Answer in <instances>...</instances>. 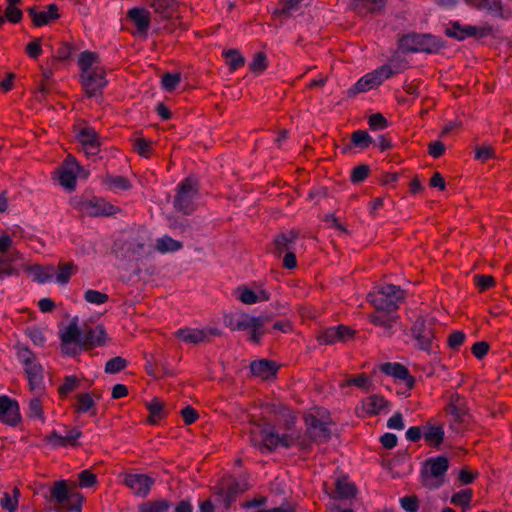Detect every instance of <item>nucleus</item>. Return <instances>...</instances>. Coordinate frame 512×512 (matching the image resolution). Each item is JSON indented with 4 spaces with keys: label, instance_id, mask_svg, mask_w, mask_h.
<instances>
[{
    "label": "nucleus",
    "instance_id": "f257e3e1",
    "mask_svg": "<svg viewBox=\"0 0 512 512\" xmlns=\"http://www.w3.org/2000/svg\"><path fill=\"white\" fill-rule=\"evenodd\" d=\"M80 79L83 89L88 97H97L102 94L107 85L106 71L101 64L97 53L84 51L78 57Z\"/></svg>",
    "mask_w": 512,
    "mask_h": 512
},
{
    "label": "nucleus",
    "instance_id": "f03ea898",
    "mask_svg": "<svg viewBox=\"0 0 512 512\" xmlns=\"http://www.w3.org/2000/svg\"><path fill=\"white\" fill-rule=\"evenodd\" d=\"M250 440L262 452H270L278 447L289 448L297 440L294 433L279 434L268 423H255L250 430Z\"/></svg>",
    "mask_w": 512,
    "mask_h": 512
},
{
    "label": "nucleus",
    "instance_id": "7ed1b4c3",
    "mask_svg": "<svg viewBox=\"0 0 512 512\" xmlns=\"http://www.w3.org/2000/svg\"><path fill=\"white\" fill-rule=\"evenodd\" d=\"M269 321L267 316H253L244 312H234L224 316V324L232 331H245L250 334V341L258 344L266 333L264 326Z\"/></svg>",
    "mask_w": 512,
    "mask_h": 512
},
{
    "label": "nucleus",
    "instance_id": "20e7f679",
    "mask_svg": "<svg viewBox=\"0 0 512 512\" xmlns=\"http://www.w3.org/2000/svg\"><path fill=\"white\" fill-rule=\"evenodd\" d=\"M65 480L55 481L50 489L51 501L57 512H81L84 497Z\"/></svg>",
    "mask_w": 512,
    "mask_h": 512
},
{
    "label": "nucleus",
    "instance_id": "39448f33",
    "mask_svg": "<svg viewBox=\"0 0 512 512\" xmlns=\"http://www.w3.org/2000/svg\"><path fill=\"white\" fill-rule=\"evenodd\" d=\"M367 299L376 310L393 312L404 299V291L398 286L386 284L370 292Z\"/></svg>",
    "mask_w": 512,
    "mask_h": 512
},
{
    "label": "nucleus",
    "instance_id": "423d86ee",
    "mask_svg": "<svg viewBox=\"0 0 512 512\" xmlns=\"http://www.w3.org/2000/svg\"><path fill=\"white\" fill-rule=\"evenodd\" d=\"M434 319L421 313L416 315L411 327V333L417 347L427 353H433L435 348Z\"/></svg>",
    "mask_w": 512,
    "mask_h": 512
},
{
    "label": "nucleus",
    "instance_id": "0eeeda50",
    "mask_svg": "<svg viewBox=\"0 0 512 512\" xmlns=\"http://www.w3.org/2000/svg\"><path fill=\"white\" fill-rule=\"evenodd\" d=\"M199 200L198 182L193 177H187L177 186L174 207L183 214H191Z\"/></svg>",
    "mask_w": 512,
    "mask_h": 512
},
{
    "label": "nucleus",
    "instance_id": "6e6552de",
    "mask_svg": "<svg viewBox=\"0 0 512 512\" xmlns=\"http://www.w3.org/2000/svg\"><path fill=\"white\" fill-rule=\"evenodd\" d=\"M18 358L24 367L31 390H42L44 369L36 356L28 348H21L18 351Z\"/></svg>",
    "mask_w": 512,
    "mask_h": 512
},
{
    "label": "nucleus",
    "instance_id": "1a4fd4ad",
    "mask_svg": "<svg viewBox=\"0 0 512 512\" xmlns=\"http://www.w3.org/2000/svg\"><path fill=\"white\" fill-rule=\"evenodd\" d=\"M448 468L449 462L446 457L429 458L422 470L423 484L430 488H438L443 483V477Z\"/></svg>",
    "mask_w": 512,
    "mask_h": 512
},
{
    "label": "nucleus",
    "instance_id": "9d476101",
    "mask_svg": "<svg viewBox=\"0 0 512 512\" xmlns=\"http://www.w3.org/2000/svg\"><path fill=\"white\" fill-rule=\"evenodd\" d=\"M75 209L89 216H109L117 211V208L100 197H81L73 201Z\"/></svg>",
    "mask_w": 512,
    "mask_h": 512
},
{
    "label": "nucleus",
    "instance_id": "9b49d317",
    "mask_svg": "<svg viewBox=\"0 0 512 512\" xmlns=\"http://www.w3.org/2000/svg\"><path fill=\"white\" fill-rule=\"evenodd\" d=\"M393 74V70L389 65H382L374 71L362 76L349 90L350 95L367 92L378 87L386 79Z\"/></svg>",
    "mask_w": 512,
    "mask_h": 512
},
{
    "label": "nucleus",
    "instance_id": "f8f14e48",
    "mask_svg": "<svg viewBox=\"0 0 512 512\" xmlns=\"http://www.w3.org/2000/svg\"><path fill=\"white\" fill-rule=\"evenodd\" d=\"M401 45L411 52L435 53L441 47V41L430 34L406 35L401 40Z\"/></svg>",
    "mask_w": 512,
    "mask_h": 512
},
{
    "label": "nucleus",
    "instance_id": "ddd939ff",
    "mask_svg": "<svg viewBox=\"0 0 512 512\" xmlns=\"http://www.w3.org/2000/svg\"><path fill=\"white\" fill-rule=\"evenodd\" d=\"M220 334V330L214 327H182L175 332V336L182 342L193 345L209 342L213 337Z\"/></svg>",
    "mask_w": 512,
    "mask_h": 512
},
{
    "label": "nucleus",
    "instance_id": "4468645a",
    "mask_svg": "<svg viewBox=\"0 0 512 512\" xmlns=\"http://www.w3.org/2000/svg\"><path fill=\"white\" fill-rule=\"evenodd\" d=\"M381 372L392 376L402 382L403 390L399 393L409 395V391L414 387L415 378L409 373V370L402 364L397 362H388L380 366Z\"/></svg>",
    "mask_w": 512,
    "mask_h": 512
},
{
    "label": "nucleus",
    "instance_id": "2eb2a0df",
    "mask_svg": "<svg viewBox=\"0 0 512 512\" xmlns=\"http://www.w3.org/2000/svg\"><path fill=\"white\" fill-rule=\"evenodd\" d=\"M83 167H81L75 158L67 157L58 170L59 183L65 189L72 191L76 187V180L80 176Z\"/></svg>",
    "mask_w": 512,
    "mask_h": 512
},
{
    "label": "nucleus",
    "instance_id": "dca6fc26",
    "mask_svg": "<svg viewBox=\"0 0 512 512\" xmlns=\"http://www.w3.org/2000/svg\"><path fill=\"white\" fill-rule=\"evenodd\" d=\"M0 422L8 426H16L21 422L18 402L6 395L0 396Z\"/></svg>",
    "mask_w": 512,
    "mask_h": 512
},
{
    "label": "nucleus",
    "instance_id": "f3484780",
    "mask_svg": "<svg viewBox=\"0 0 512 512\" xmlns=\"http://www.w3.org/2000/svg\"><path fill=\"white\" fill-rule=\"evenodd\" d=\"M154 482V479L146 474H126L124 477V484L136 496L143 498L149 494Z\"/></svg>",
    "mask_w": 512,
    "mask_h": 512
},
{
    "label": "nucleus",
    "instance_id": "a211bd4d",
    "mask_svg": "<svg viewBox=\"0 0 512 512\" xmlns=\"http://www.w3.org/2000/svg\"><path fill=\"white\" fill-rule=\"evenodd\" d=\"M307 434L315 442L322 443L330 438L329 423L310 414L306 417Z\"/></svg>",
    "mask_w": 512,
    "mask_h": 512
},
{
    "label": "nucleus",
    "instance_id": "6ab92c4d",
    "mask_svg": "<svg viewBox=\"0 0 512 512\" xmlns=\"http://www.w3.org/2000/svg\"><path fill=\"white\" fill-rule=\"evenodd\" d=\"M370 321L383 329L384 336H392L400 326L399 317L392 312L378 311L370 315Z\"/></svg>",
    "mask_w": 512,
    "mask_h": 512
},
{
    "label": "nucleus",
    "instance_id": "aec40b11",
    "mask_svg": "<svg viewBox=\"0 0 512 512\" xmlns=\"http://www.w3.org/2000/svg\"><path fill=\"white\" fill-rule=\"evenodd\" d=\"M353 331L344 325H338L325 329L318 337L322 344H335L337 342H345L352 338Z\"/></svg>",
    "mask_w": 512,
    "mask_h": 512
},
{
    "label": "nucleus",
    "instance_id": "412c9836",
    "mask_svg": "<svg viewBox=\"0 0 512 512\" xmlns=\"http://www.w3.org/2000/svg\"><path fill=\"white\" fill-rule=\"evenodd\" d=\"M127 17L135 25L138 35H147L151 23V13L148 10L135 7L128 10Z\"/></svg>",
    "mask_w": 512,
    "mask_h": 512
},
{
    "label": "nucleus",
    "instance_id": "4be33fe9",
    "mask_svg": "<svg viewBox=\"0 0 512 512\" xmlns=\"http://www.w3.org/2000/svg\"><path fill=\"white\" fill-rule=\"evenodd\" d=\"M106 332L103 326L97 325L94 328H87L82 331L81 347L91 349L105 343Z\"/></svg>",
    "mask_w": 512,
    "mask_h": 512
},
{
    "label": "nucleus",
    "instance_id": "5701e85b",
    "mask_svg": "<svg viewBox=\"0 0 512 512\" xmlns=\"http://www.w3.org/2000/svg\"><path fill=\"white\" fill-rule=\"evenodd\" d=\"M238 299L247 305H253L259 302L268 301L270 294L263 288L252 290L246 286L237 289Z\"/></svg>",
    "mask_w": 512,
    "mask_h": 512
},
{
    "label": "nucleus",
    "instance_id": "b1692460",
    "mask_svg": "<svg viewBox=\"0 0 512 512\" xmlns=\"http://www.w3.org/2000/svg\"><path fill=\"white\" fill-rule=\"evenodd\" d=\"M478 32H481V36L484 35V29H479L471 25L461 26L459 22H453L445 31L448 37L455 38L459 41L465 40L471 36H476Z\"/></svg>",
    "mask_w": 512,
    "mask_h": 512
},
{
    "label": "nucleus",
    "instance_id": "393cba45",
    "mask_svg": "<svg viewBox=\"0 0 512 512\" xmlns=\"http://www.w3.org/2000/svg\"><path fill=\"white\" fill-rule=\"evenodd\" d=\"M28 13L32 17L34 24L38 27L46 25L50 21L59 17L58 7L55 4L48 5L47 9L43 11H37L35 8H30Z\"/></svg>",
    "mask_w": 512,
    "mask_h": 512
},
{
    "label": "nucleus",
    "instance_id": "a878e982",
    "mask_svg": "<svg viewBox=\"0 0 512 512\" xmlns=\"http://www.w3.org/2000/svg\"><path fill=\"white\" fill-rule=\"evenodd\" d=\"M297 237V232L293 230L278 235L274 241L275 253L281 255L284 252L287 253L289 251H293L294 243Z\"/></svg>",
    "mask_w": 512,
    "mask_h": 512
},
{
    "label": "nucleus",
    "instance_id": "bb28decb",
    "mask_svg": "<svg viewBox=\"0 0 512 512\" xmlns=\"http://www.w3.org/2000/svg\"><path fill=\"white\" fill-rule=\"evenodd\" d=\"M250 369L253 375L258 376L262 379H268L275 375L277 367L274 362L262 359L254 361L250 365Z\"/></svg>",
    "mask_w": 512,
    "mask_h": 512
},
{
    "label": "nucleus",
    "instance_id": "cd10ccee",
    "mask_svg": "<svg viewBox=\"0 0 512 512\" xmlns=\"http://www.w3.org/2000/svg\"><path fill=\"white\" fill-rule=\"evenodd\" d=\"M21 258L22 255L19 251H11L8 254L0 255V279L16 274V269L12 263Z\"/></svg>",
    "mask_w": 512,
    "mask_h": 512
},
{
    "label": "nucleus",
    "instance_id": "c85d7f7f",
    "mask_svg": "<svg viewBox=\"0 0 512 512\" xmlns=\"http://www.w3.org/2000/svg\"><path fill=\"white\" fill-rule=\"evenodd\" d=\"M103 184L106 189L113 193H120L122 191L129 190L131 188V183L129 180L120 175H107L103 179Z\"/></svg>",
    "mask_w": 512,
    "mask_h": 512
},
{
    "label": "nucleus",
    "instance_id": "c756f323",
    "mask_svg": "<svg viewBox=\"0 0 512 512\" xmlns=\"http://www.w3.org/2000/svg\"><path fill=\"white\" fill-rule=\"evenodd\" d=\"M145 246V243H125L117 253L124 259L135 260L145 254Z\"/></svg>",
    "mask_w": 512,
    "mask_h": 512
},
{
    "label": "nucleus",
    "instance_id": "7c9ffc66",
    "mask_svg": "<svg viewBox=\"0 0 512 512\" xmlns=\"http://www.w3.org/2000/svg\"><path fill=\"white\" fill-rule=\"evenodd\" d=\"M387 405V401L380 395H370L362 401L363 410L369 415L379 414Z\"/></svg>",
    "mask_w": 512,
    "mask_h": 512
},
{
    "label": "nucleus",
    "instance_id": "2f4dec72",
    "mask_svg": "<svg viewBox=\"0 0 512 512\" xmlns=\"http://www.w3.org/2000/svg\"><path fill=\"white\" fill-rule=\"evenodd\" d=\"M182 248L183 244L180 241L175 240L168 235H164L156 239L155 242V249L161 254L174 253Z\"/></svg>",
    "mask_w": 512,
    "mask_h": 512
},
{
    "label": "nucleus",
    "instance_id": "473e14b6",
    "mask_svg": "<svg viewBox=\"0 0 512 512\" xmlns=\"http://www.w3.org/2000/svg\"><path fill=\"white\" fill-rule=\"evenodd\" d=\"M82 330L78 327L77 321H72L62 332L61 341L66 343H76L81 347Z\"/></svg>",
    "mask_w": 512,
    "mask_h": 512
},
{
    "label": "nucleus",
    "instance_id": "72a5a7b5",
    "mask_svg": "<svg viewBox=\"0 0 512 512\" xmlns=\"http://www.w3.org/2000/svg\"><path fill=\"white\" fill-rule=\"evenodd\" d=\"M423 437L432 445H439L444 438V429L440 425L427 424L423 428Z\"/></svg>",
    "mask_w": 512,
    "mask_h": 512
},
{
    "label": "nucleus",
    "instance_id": "f704fd0d",
    "mask_svg": "<svg viewBox=\"0 0 512 512\" xmlns=\"http://www.w3.org/2000/svg\"><path fill=\"white\" fill-rule=\"evenodd\" d=\"M149 411V423L157 424L165 416L164 403L158 398H154L151 402L147 403Z\"/></svg>",
    "mask_w": 512,
    "mask_h": 512
},
{
    "label": "nucleus",
    "instance_id": "c9c22d12",
    "mask_svg": "<svg viewBox=\"0 0 512 512\" xmlns=\"http://www.w3.org/2000/svg\"><path fill=\"white\" fill-rule=\"evenodd\" d=\"M30 272L34 279L41 284L49 282L54 278V268L51 266L34 265L30 268Z\"/></svg>",
    "mask_w": 512,
    "mask_h": 512
},
{
    "label": "nucleus",
    "instance_id": "e433bc0d",
    "mask_svg": "<svg viewBox=\"0 0 512 512\" xmlns=\"http://www.w3.org/2000/svg\"><path fill=\"white\" fill-rule=\"evenodd\" d=\"M169 508V501L165 499H158L141 504L139 506V512H167Z\"/></svg>",
    "mask_w": 512,
    "mask_h": 512
},
{
    "label": "nucleus",
    "instance_id": "4c0bfd02",
    "mask_svg": "<svg viewBox=\"0 0 512 512\" xmlns=\"http://www.w3.org/2000/svg\"><path fill=\"white\" fill-rule=\"evenodd\" d=\"M19 496L20 491L17 488L13 489V495L5 492L0 499V506L8 512H17Z\"/></svg>",
    "mask_w": 512,
    "mask_h": 512
},
{
    "label": "nucleus",
    "instance_id": "58836bf2",
    "mask_svg": "<svg viewBox=\"0 0 512 512\" xmlns=\"http://www.w3.org/2000/svg\"><path fill=\"white\" fill-rule=\"evenodd\" d=\"M75 271L76 268L73 263H65L59 265L58 270H54V277L56 282L62 285L67 284Z\"/></svg>",
    "mask_w": 512,
    "mask_h": 512
},
{
    "label": "nucleus",
    "instance_id": "ea45409f",
    "mask_svg": "<svg viewBox=\"0 0 512 512\" xmlns=\"http://www.w3.org/2000/svg\"><path fill=\"white\" fill-rule=\"evenodd\" d=\"M469 4L479 10L487 9L495 15H501L502 10H503V5H502L501 0H480L477 3L470 1Z\"/></svg>",
    "mask_w": 512,
    "mask_h": 512
},
{
    "label": "nucleus",
    "instance_id": "a19ab883",
    "mask_svg": "<svg viewBox=\"0 0 512 512\" xmlns=\"http://www.w3.org/2000/svg\"><path fill=\"white\" fill-rule=\"evenodd\" d=\"M336 494L339 498L348 499L355 495V486L347 479L336 481Z\"/></svg>",
    "mask_w": 512,
    "mask_h": 512
},
{
    "label": "nucleus",
    "instance_id": "79ce46f5",
    "mask_svg": "<svg viewBox=\"0 0 512 512\" xmlns=\"http://www.w3.org/2000/svg\"><path fill=\"white\" fill-rule=\"evenodd\" d=\"M246 490V487L242 488H221L218 495L221 497L223 505L226 509L235 501L237 494L242 493Z\"/></svg>",
    "mask_w": 512,
    "mask_h": 512
},
{
    "label": "nucleus",
    "instance_id": "37998d69",
    "mask_svg": "<svg viewBox=\"0 0 512 512\" xmlns=\"http://www.w3.org/2000/svg\"><path fill=\"white\" fill-rule=\"evenodd\" d=\"M472 499V491L470 489L461 490L455 493L450 502L453 505L462 506L464 511L470 508V502Z\"/></svg>",
    "mask_w": 512,
    "mask_h": 512
},
{
    "label": "nucleus",
    "instance_id": "c03bdc74",
    "mask_svg": "<svg viewBox=\"0 0 512 512\" xmlns=\"http://www.w3.org/2000/svg\"><path fill=\"white\" fill-rule=\"evenodd\" d=\"M351 141L360 148H367L373 143L372 137L364 130L355 131L351 136Z\"/></svg>",
    "mask_w": 512,
    "mask_h": 512
},
{
    "label": "nucleus",
    "instance_id": "a18cd8bd",
    "mask_svg": "<svg viewBox=\"0 0 512 512\" xmlns=\"http://www.w3.org/2000/svg\"><path fill=\"white\" fill-rule=\"evenodd\" d=\"M181 81L180 73H166L162 77V87L167 92H172L176 89Z\"/></svg>",
    "mask_w": 512,
    "mask_h": 512
},
{
    "label": "nucleus",
    "instance_id": "49530a36",
    "mask_svg": "<svg viewBox=\"0 0 512 512\" xmlns=\"http://www.w3.org/2000/svg\"><path fill=\"white\" fill-rule=\"evenodd\" d=\"M95 402L91 394L83 393L77 396V412L87 413L92 410Z\"/></svg>",
    "mask_w": 512,
    "mask_h": 512
},
{
    "label": "nucleus",
    "instance_id": "de8ad7c7",
    "mask_svg": "<svg viewBox=\"0 0 512 512\" xmlns=\"http://www.w3.org/2000/svg\"><path fill=\"white\" fill-rule=\"evenodd\" d=\"M79 385V379L74 376H66L64 382L59 386L58 392L60 396L66 397L69 393L75 390Z\"/></svg>",
    "mask_w": 512,
    "mask_h": 512
},
{
    "label": "nucleus",
    "instance_id": "09e8293b",
    "mask_svg": "<svg viewBox=\"0 0 512 512\" xmlns=\"http://www.w3.org/2000/svg\"><path fill=\"white\" fill-rule=\"evenodd\" d=\"M77 139L82 145L99 142L95 130L90 127L82 128L77 134Z\"/></svg>",
    "mask_w": 512,
    "mask_h": 512
},
{
    "label": "nucleus",
    "instance_id": "8fccbe9b",
    "mask_svg": "<svg viewBox=\"0 0 512 512\" xmlns=\"http://www.w3.org/2000/svg\"><path fill=\"white\" fill-rule=\"evenodd\" d=\"M28 416L44 422L42 403L38 397L32 398L28 403Z\"/></svg>",
    "mask_w": 512,
    "mask_h": 512
},
{
    "label": "nucleus",
    "instance_id": "3c124183",
    "mask_svg": "<svg viewBox=\"0 0 512 512\" xmlns=\"http://www.w3.org/2000/svg\"><path fill=\"white\" fill-rule=\"evenodd\" d=\"M127 365V361L122 357H114L106 362L105 372L115 374L123 370Z\"/></svg>",
    "mask_w": 512,
    "mask_h": 512
},
{
    "label": "nucleus",
    "instance_id": "603ef678",
    "mask_svg": "<svg viewBox=\"0 0 512 512\" xmlns=\"http://www.w3.org/2000/svg\"><path fill=\"white\" fill-rule=\"evenodd\" d=\"M84 299L95 305H101L108 301V295L97 290L89 289L84 294Z\"/></svg>",
    "mask_w": 512,
    "mask_h": 512
},
{
    "label": "nucleus",
    "instance_id": "864d4df0",
    "mask_svg": "<svg viewBox=\"0 0 512 512\" xmlns=\"http://www.w3.org/2000/svg\"><path fill=\"white\" fill-rule=\"evenodd\" d=\"M224 55L232 70H236L244 64V58L237 50L225 51Z\"/></svg>",
    "mask_w": 512,
    "mask_h": 512
},
{
    "label": "nucleus",
    "instance_id": "5fc2aeb1",
    "mask_svg": "<svg viewBox=\"0 0 512 512\" xmlns=\"http://www.w3.org/2000/svg\"><path fill=\"white\" fill-rule=\"evenodd\" d=\"M358 6L368 12L374 13L380 11L386 4V0H356Z\"/></svg>",
    "mask_w": 512,
    "mask_h": 512
},
{
    "label": "nucleus",
    "instance_id": "6e6d98bb",
    "mask_svg": "<svg viewBox=\"0 0 512 512\" xmlns=\"http://www.w3.org/2000/svg\"><path fill=\"white\" fill-rule=\"evenodd\" d=\"M302 1L303 0H281L279 8L276 9L275 13L289 15L290 13L298 9L299 4Z\"/></svg>",
    "mask_w": 512,
    "mask_h": 512
},
{
    "label": "nucleus",
    "instance_id": "4d7b16f0",
    "mask_svg": "<svg viewBox=\"0 0 512 512\" xmlns=\"http://www.w3.org/2000/svg\"><path fill=\"white\" fill-rule=\"evenodd\" d=\"M266 67H267L266 55L262 52L257 53L254 56V58L250 64V69L256 73H262L266 69Z\"/></svg>",
    "mask_w": 512,
    "mask_h": 512
},
{
    "label": "nucleus",
    "instance_id": "13d9d810",
    "mask_svg": "<svg viewBox=\"0 0 512 512\" xmlns=\"http://www.w3.org/2000/svg\"><path fill=\"white\" fill-rule=\"evenodd\" d=\"M369 126L372 130H383L388 126V121L382 114L375 113L369 118Z\"/></svg>",
    "mask_w": 512,
    "mask_h": 512
},
{
    "label": "nucleus",
    "instance_id": "bf43d9fd",
    "mask_svg": "<svg viewBox=\"0 0 512 512\" xmlns=\"http://www.w3.org/2000/svg\"><path fill=\"white\" fill-rule=\"evenodd\" d=\"M474 282L480 291H484L491 288L495 283L494 278L492 276L479 274L474 276Z\"/></svg>",
    "mask_w": 512,
    "mask_h": 512
},
{
    "label": "nucleus",
    "instance_id": "052dcab7",
    "mask_svg": "<svg viewBox=\"0 0 512 512\" xmlns=\"http://www.w3.org/2000/svg\"><path fill=\"white\" fill-rule=\"evenodd\" d=\"M4 14L11 23H18L22 19V11L15 5H7Z\"/></svg>",
    "mask_w": 512,
    "mask_h": 512
},
{
    "label": "nucleus",
    "instance_id": "680f3d73",
    "mask_svg": "<svg viewBox=\"0 0 512 512\" xmlns=\"http://www.w3.org/2000/svg\"><path fill=\"white\" fill-rule=\"evenodd\" d=\"M96 483V475L89 470H83L79 474V485L82 488L92 487Z\"/></svg>",
    "mask_w": 512,
    "mask_h": 512
},
{
    "label": "nucleus",
    "instance_id": "e2e57ef3",
    "mask_svg": "<svg viewBox=\"0 0 512 512\" xmlns=\"http://www.w3.org/2000/svg\"><path fill=\"white\" fill-rule=\"evenodd\" d=\"M369 173V168L366 165H360L353 169L351 174V180L354 183H359L364 181Z\"/></svg>",
    "mask_w": 512,
    "mask_h": 512
},
{
    "label": "nucleus",
    "instance_id": "0e129e2a",
    "mask_svg": "<svg viewBox=\"0 0 512 512\" xmlns=\"http://www.w3.org/2000/svg\"><path fill=\"white\" fill-rule=\"evenodd\" d=\"M387 427L389 429L394 430H403L405 428V424L403 421V416L400 412L394 413L387 421Z\"/></svg>",
    "mask_w": 512,
    "mask_h": 512
},
{
    "label": "nucleus",
    "instance_id": "69168bd1",
    "mask_svg": "<svg viewBox=\"0 0 512 512\" xmlns=\"http://www.w3.org/2000/svg\"><path fill=\"white\" fill-rule=\"evenodd\" d=\"M400 503L406 512H417L418 510V500L414 496L403 497L400 499Z\"/></svg>",
    "mask_w": 512,
    "mask_h": 512
},
{
    "label": "nucleus",
    "instance_id": "338daca9",
    "mask_svg": "<svg viewBox=\"0 0 512 512\" xmlns=\"http://www.w3.org/2000/svg\"><path fill=\"white\" fill-rule=\"evenodd\" d=\"M47 442L53 448L66 447L67 446L66 443H65V440H64V436L59 434L56 431L51 432L47 436Z\"/></svg>",
    "mask_w": 512,
    "mask_h": 512
},
{
    "label": "nucleus",
    "instance_id": "774afa93",
    "mask_svg": "<svg viewBox=\"0 0 512 512\" xmlns=\"http://www.w3.org/2000/svg\"><path fill=\"white\" fill-rule=\"evenodd\" d=\"M494 157V151L492 149V147L490 146H481V147H477L476 148V151H475V158L477 160H480L482 162L490 159V158H493Z\"/></svg>",
    "mask_w": 512,
    "mask_h": 512
}]
</instances>
